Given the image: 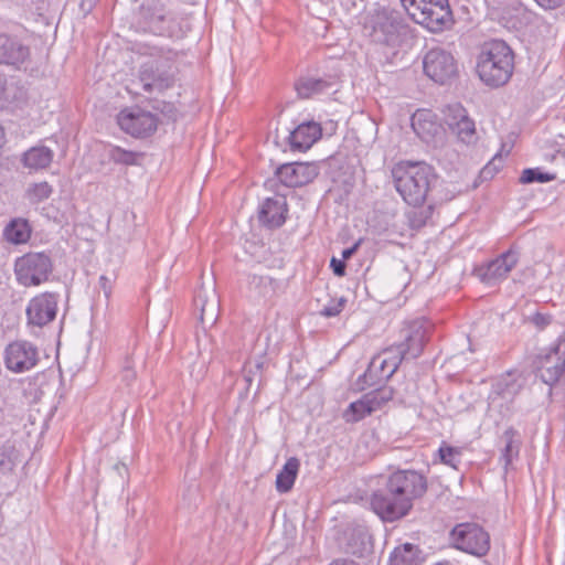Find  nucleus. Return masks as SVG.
Segmentation results:
<instances>
[{"instance_id":"1","label":"nucleus","mask_w":565,"mask_h":565,"mask_svg":"<svg viewBox=\"0 0 565 565\" xmlns=\"http://www.w3.org/2000/svg\"><path fill=\"white\" fill-rule=\"evenodd\" d=\"M515 54L503 40H489L478 50L475 71L478 78L489 87L505 85L514 73Z\"/></svg>"},{"instance_id":"2","label":"nucleus","mask_w":565,"mask_h":565,"mask_svg":"<svg viewBox=\"0 0 565 565\" xmlns=\"http://www.w3.org/2000/svg\"><path fill=\"white\" fill-rule=\"evenodd\" d=\"M394 185L411 205L425 203L437 175L434 168L423 161H403L392 170Z\"/></svg>"},{"instance_id":"3","label":"nucleus","mask_w":565,"mask_h":565,"mask_svg":"<svg viewBox=\"0 0 565 565\" xmlns=\"http://www.w3.org/2000/svg\"><path fill=\"white\" fill-rule=\"evenodd\" d=\"M427 489V478L423 473L416 470L394 472L391 476V521L405 516Z\"/></svg>"},{"instance_id":"4","label":"nucleus","mask_w":565,"mask_h":565,"mask_svg":"<svg viewBox=\"0 0 565 565\" xmlns=\"http://www.w3.org/2000/svg\"><path fill=\"white\" fill-rule=\"evenodd\" d=\"M408 17L433 33H440L454 24L448 0H399Z\"/></svg>"},{"instance_id":"5","label":"nucleus","mask_w":565,"mask_h":565,"mask_svg":"<svg viewBox=\"0 0 565 565\" xmlns=\"http://www.w3.org/2000/svg\"><path fill=\"white\" fill-rule=\"evenodd\" d=\"M53 271V260L45 252H32L18 257L14 274L24 287L39 286L49 280Z\"/></svg>"},{"instance_id":"6","label":"nucleus","mask_w":565,"mask_h":565,"mask_svg":"<svg viewBox=\"0 0 565 565\" xmlns=\"http://www.w3.org/2000/svg\"><path fill=\"white\" fill-rule=\"evenodd\" d=\"M174 79L175 67L168 58L149 60L140 66L138 83L145 93H162L173 85Z\"/></svg>"},{"instance_id":"7","label":"nucleus","mask_w":565,"mask_h":565,"mask_svg":"<svg viewBox=\"0 0 565 565\" xmlns=\"http://www.w3.org/2000/svg\"><path fill=\"white\" fill-rule=\"evenodd\" d=\"M451 545L475 556H484L490 550V535L479 524L465 522L457 524L449 534Z\"/></svg>"},{"instance_id":"8","label":"nucleus","mask_w":565,"mask_h":565,"mask_svg":"<svg viewBox=\"0 0 565 565\" xmlns=\"http://www.w3.org/2000/svg\"><path fill=\"white\" fill-rule=\"evenodd\" d=\"M423 71L431 81L445 84L457 76L458 63L449 51L433 47L423 56Z\"/></svg>"},{"instance_id":"9","label":"nucleus","mask_w":565,"mask_h":565,"mask_svg":"<svg viewBox=\"0 0 565 565\" xmlns=\"http://www.w3.org/2000/svg\"><path fill=\"white\" fill-rule=\"evenodd\" d=\"M117 124L126 134L145 138L157 130L158 118L140 107H127L117 115Z\"/></svg>"},{"instance_id":"10","label":"nucleus","mask_w":565,"mask_h":565,"mask_svg":"<svg viewBox=\"0 0 565 565\" xmlns=\"http://www.w3.org/2000/svg\"><path fill=\"white\" fill-rule=\"evenodd\" d=\"M445 122L459 141L466 145L478 141L476 122L460 104L449 105L446 108Z\"/></svg>"},{"instance_id":"11","label":"nucleus","mask_w":565,"mask_h":565,"mask_svg":"<svg viewBox=\"0 0 565 565\" xmlns=\"http://www.w3.org/2000/svg\"><path fill=\"white\" fill-rule=\"evenodd\" d=\"M4 365L13 373H23L33 369L39 361L35 345L29 341L18 340L7 345L4 350Z\"/></svg>"},{"instance_id":"12","label":"nucleus","mask_w":565,"mask_h":565,"mask_svg":"<svg viewBox=\"0 0 565 565\" xmlns=\"http://www.w3.org/2000/svg\"><path fill=\"white\" fill-rule=\"evenodd\" d=\"M388 401V394L382 387L364 394L360 399L352 402L343 412L347 423H356L373 412L381 409Z\"/></svg>"},{"instance_id":"13","label":"nucleus","mask_w":565,"mask_h":565,"mask_svg":"<svg viewBox=\"0 0 565 565\" xmlns=\"http://www.w3.org/2000/svg\"><path fill=\"white\" fill-rule=\"evenodd\" d=\"M319 174V167L315 162H292L280 166L276 175L278 180L289 188H297L312 182Z\"/></svg>"},{"instance_id":"14","label":"nucleus","mask_w":565,"mask_h":565,"mask_svg":"<svg viewBox=\"0 0 565 565\" xmlns=\"http://www.w3.org/2000/svg\"><path fill=\"white\" fill-rule=\"evenodd\" d=\"M403 341L395 345L401 362L405 358H417L424 349L427 330L423 322L414 321L402 331Z\"/></svg>"},{"instance_id":"15","label":"nucleus","mask_w":565,"mask_h":565,"mask_svg":"<svg viewBox=\"0 0 565 565\" xmlns=\"http://www.w3.org/2000/svg\"><path fill=\"white\" fill-rule=\"evenodd\" d=\"M58 296L56 294L44 292L29 302L26 316L30 323L43 327L53 321L57 311Z\"/></svg>"},{"instance_id":"16","label":"nucleus","mask_w":565,"mask_h":565,"mask_svg":"<svg viewBox=\"0 0 565 565\" xmlns=\"http://www.w3.org/2000/svg\"><path fill=\"white\" fill-rule=\"evenodd\" d=\"M30 56V50L18 38L0 34V64L19 67Z\"/></svg>"},{"instance_id":"17","label":"nucleus","mask_w":565,"mask_h":565,"mask_svg":"<svg viewBox=\"0 0 565 565\" xmlns=\"http://www.w3.org/2000/svg\"><path fill=\"white\" fill-rule=\"evenodd\" d=\"M287 203L282 196L268 198L259 207V222L268 227H279L286 221Z\"/></svg>"},{"instance_id":"18","label":"nucleus","mask_w":565,"mask_h":565,"mask_svg":"<svg viewBox=\"0 0 565 565\" xmlns=\"http://www.w3.org/2000/svg\"><path fill=\"white\" fill-rule=\"evenodd\" d=\"M321 126L315 121L298 125L289 135L292 149L307 150L321 137Z\"/></svg>"},{"instance_id":"19","label":"nucleus","mask_w":565,"mask_h":565,"mask_svg":"<svg viewBox=\"0 0 565 565\" xmlns=\"http://www.w3.org/2000/svg\"><path fill=\"white\" fill-rule=\"evenodd\" d=\"M518 263V255L512 250H508L497 259L492 260L484 274L488 284L492 281L504 279L509 273L515 267Z\"/></svg>"},{"instance_id":"20","label":"nucleus","mask_w":565,"mask_h":565,"mask_svg":"<svg viewBox=\"0 0 565 565\" xmlns=\"http://www.w3.org/2000/svg\"><path fill=\"white\" fill-rule=\"evenodd\" d=\"M53 158L54 151L52 149L45 146H35L23 153L22 163L30 171H39L49 168Z\"/></svg>"},{"instance_id":"21","label":"nucleus","mask_w":565,"mask_h":565,"mask_svg":"<svg viewBox=\"0 0 565 565\" xmlns=\"http://www.w3.org/2000/svg\"><path fill=\"white\" fill-rule=\"evenodd\" d=\"M412 128L422 139H429L438 131L436 116L428 109H418L412 116Z\"/></svg>"},{"instance_id":"22","label":"nucleus","mask_w":565,"mask_h":565,"mask_svg":"<svg viewBox=\"0 0 565 565\" xmlns=\"http://www.w3.org/2000/svg\"><path fill=\"white\" fill-rule=\"evenodd\" d=\"M557 350H551L548 353L539 356L537 369L541 379L546 384H554L565 372L564 364L559 365L557 363H553L554 360L557 359Z\"/></svg>"},{"instance_id":"23","label":"nucleus","mask_w":565,"mask_h":565,"mask_svg":"<svg viewBox=\"0 0 565 565\" xmlns=\"http://www.w3.org/2000/svg\"><path fill=\"white\" fill-rule=\"evenodd\" d=\"M424 557L417 545L405 543L394 548L391 565H422Z\"/></svg>"},{"instance_id":"24","label":"nucleus","mask_w":565,"mask_h":565,"mask_svg":"<svg viewBox=\"0 0 565 565\" xmlns=\"http://www.w3.org/2000/svg\"><path fill=\"white\" fill-rule=\"evenodd\" d=\"M387 362L385 352L375 355L363 374L364 381L370 385H384L388 381V373H385Z\"/></svg>"},{"instance_id":"25","label":"nucleus","mask_w":565,"mask_h":565,"mask_svg":"<svg viewBox=\"0 0 565 565\" xmlns=\"http://www.w3.org/2000/svg\"><path fill=\"white\" fill-rule=\"evenodd\" d=\"M299 468L300 461L296 457H291L286 461L276 477V489L278 492L287 493L291 490L298 476Z\"/></svg>"},{"instance_id":"26","label":"nucleus","mask_w":565,"mask_h":565,"mask_svg":"<svg viewBox=\"0 0 565 565\" xmlns=\"http://www.w3.org/2000/svg\"><path fill=\"white\" fill-rule=\"evenodd\" d=\"M194 303L201 311V320L205 319L215 320L218 312V299L215 295L214 289L207 292L204 289H200L195 297Z\"/></svg>"},{"instance_id":"27","label":"nucleus","mask_w":565,"mask_h":565,"mask_svg":"<svg viewBox=\"0 0 565 565\" xmlns=\"http://www.w3.org/2000/svg\"><path fill=\"white\" fill-rule=\"evenodd\" d=\"M151 24L162 34H177L175 15L164 7L156 8L150 18Z\"/></svg>"},{"instance_id":"28","label":"nucleus","mask_w":565,"mask_h":565,"mask_svg":"<svg viewBox=\"0 0 565 565\" xmlns=\"http://www.w3.org/2000/svg\"><path fill=\"white\" fill-rule=\"evenodd\" d=\"M414 47V36L406 30L391 32L392 55L396 60H403Z\"/></svg>"},{"instance_id":"29","label":"nucleus","mask_w":565,"mask_h":565,"mask_svg":"<svg viewBox=\"0 0 565 565\" xmlns=\"http://www.w3.org/2000/svg\"><path fill=\"white\" fill-rule=\"evenodd\" d=\"M3 235L12 244H24L30 239L31 226L24 218H14L6 226Z\"/></svg>"},{"instance_id":"30","label":"nucleus","mask_w":565,"mask_h":565,"mask_svg":"<svg viewBox=\"0 0 565 565\" xmlns=\"http://www.w3.org/2000/svg\"><path fill=\"white\" fill-rule=\"evenodd\" d=\"M365 33L373 42L388 43V24L385 15L372 18L364 26Z\"/></svg>"},{"instance_id":"31","label":"nucleus","mask_w":565,"mask_h":565,"mask_svg":"<svg viewBox=\"0 0 565 565\" xmlns=\"http://www.w3.org/2000/svg\"><path fill=\"white\" fill-rule=\"evenodd\" d=\"M327 88H329L328 82L320 78L303 77L296 83V90L301 98L313 97Z\"/></svg>"},{"instance_id":"32","label":"nucleus","mask_w":565,"mask_h":565,"mask_svg":"<svg viewBox=\"0 0 565 565\" xmlns=\"http://www.w3.org/2000/svg\"><path fill=\"white\" fill-rule=\"evenodd\" d=\"M105 153L110 161L122 166H136L140 158L138 152L115 145H108L105 149Z\"/></svg>"},{"instance_id":"33","label":"nucleus","mask_w":565,"mask_h":565,"mask_svg":"<svg viewBox=\"0 0 565 565\" xmlns=\"http://www.w3.org/2000/svg\"><path fill=\"white\" fill-rule=\"evenodd\" d=\"M53 193V186L46 182L30 183L24 192L25 200L32 204H39L47 200Z\"/></svg>"},{"instance_id":"34","label":"nucleus","mask_w":565,"mask_h":565,"mask_svg":"<svg viewBox=\"0 0 565 565\" xmlns=\"http://www.w3.org/2000/svg\"><path fill=\"white\" fill-rule=\"evenodd\" d=\"M461 456L462 449L460 447H454L446 443H441L437 451L439 462L454 469H458L461 462Z\"/></svg>"},{"instance_id":"35","label":"nucleus","mask_w":565,"mask_h":565,"mask_svg":"<svg viewBox=\"0 0 565 565\" xmlns=\"http://www.w3.org/2000/svg\"><path fill=\"white\" fill-rule=\"evenodd\" d=\"M413 210L408 214V221L413 228H419L430 220L434 213V206L431 204L413 205Z\"/></svg>"},{"instance_id":"36","label":"nucleus","mask_w":565,"mask_h":565,"mask_svg":"<svg viewBox=\"0 0 565 565\" xmlns=\"http://www.w3.org/2000/svg\"><path fill=\"white\" fill-rule=\"evenodd\" d=\"M372 511L383 521L388 520V499L382 491H376L371 497Z\"/></svg>"},{"instance_id":"37","label":"nucleus","mask_w":565,"mask_h":565,"mask_svg":"<svg viewBox=\"0 0 565 565\" xmlns=\"http://www.w3.org/2000/svg\"><path fill=\"white\" fill-rule=\"evenodd\" d=\"M554 179H555L554 174L542 173L537 169H525L522 172V175L520 178L522 183H531L534 181L548 182V181H553Z\"/></svg>"},{"instance_id":"38","label":"nucleus","mask_w":565,"mask_h":565,"mask_svg":"<svg viewBox=\"0 0 565 565\" xmlns=\"http://www.w3.org/2000/svg\"><path fill=\"white\" fill-rule=\"evenodd\" d=\"M345 302L347 299L344 297L331 300L328 305L323 307V309L321 310V315L328 318L335 317L343 310Z\"/></svg>"},{"instance_id":"39","label":"nucleus","mask_w":565,"mask_h":565,"mask_svg":"<svg viewBox=\"0 0 565 565\" xmlns=\"http://www.w3.org/2000/svg\"><path fill=\"white\" fill-rule=\"evenodd\" d=\"M13 90V84H8L6 77L0 74V100L11 102L14 98Z\"/></svg>"},{"instance_id":"40","label":"nucleus","mask_w":565,"mask_h":565,"mask_svg":"<svg viewBox=\"0 0 565 565\" xmlns=\"http://www.w3.org/2000/svg\"><path fill=\"white\" fill-rule=\"evenodd\" d=\"M330 267L335 276L343 277L345 275V263L343 259L332 257L330 260Z\"/></svg>"},{"instance_id":"41","label":"nucleus","mask_w":565,"mask_h":565,"mask_svg":"<svg viewBox=\"0 0 565 565\" xmlns=\"http://www.w3.org/2000/svg\"><path fill=\"white\" fill-rule=\"evenodd\" d=\"M540 7L544 9H556L561 7L564 0H534Z\"/></svg>"},{"instance_id":"42","label":"nucleus","mask_w":565,"mask_h":565,"mask_svg":"<svg viewBox=\"0 0 565 565\" xmlns=\"http://www.w3.org/2000/svg\"><path fill=\"white\" fill-rule=\"evenodd\" d=\"M12 469L11 460L4 455H0V471H10Z\"/></svg>"},{"instance_id":"43","label":"nucleus","mask_w":565,"mask_h":565,"mask_svg":"<svg viewBox=\"0 0 565 565\" xmlns=\"http://www.w3.org/2000/svg\"><path fill=\"white\" fill-rule=\"evenodd\" d=\"M533 321H534L537 326H546V324L550 322V319H548V317H546V316H544V315L536 313V315L533 317Z\"/></svg>"},{"instance_id":"44","label":"nucleus","mask_w":565,"mask_h":565,"mask_svg":"<svg viewBox=\"0 0 565 565\" xmlns=\"http://www.w3.org/2000/svg\"><path fill=\"white\" fill-rule=\"evenodd\" d=\"M355 250H356V245L343 249L341 259H343L345 262V259H349L355 253Z\"/></svg>"},{"instance_id":"45","label":"nucleus","mask_w":565,"mask_h":565,"mask_svg":"<svg viewBox=\"0 0 565 565\" xmlns=\"http://www.w3.org/2000/svg\"><path fill=\"white\" fill-rule=\"evenodd\" d=\"M125 379L130 380L135 377V372L132 370V366L130 365V362H127V364L124 367Z\"/></svg>"},{"instance_id":"46","label":"nucleus","mask_w":565,"mask_h":565,"mask_svg":"<svg viewBox=\"0 0 565 565\" xmlns=\"http://www.w3.org/2000/svg\"><path fill=\"white\" fill-rule=\"evenodd\" d=\"M364 548L355 547L351 543L348 545L347 551L353 555H362Z\"/></svg>"},{"instance_id":"47","label":"nucleus","mask_w":565,"mask_h":565,"mask_svg":"<svg viewBox=\"0 0 565 565\" xmlns=\"http://www.w3.org/2000/svg\"><path fill=\"white\" fill-rule=\"evenodd\" d=\"M329 565H359V564L355 563L354 561H350V559H335L332 563H330Z\"/></svg>"},{"instance_id":"48","label":"nucleus","mask_w":565,"mask_h":565,"mask_svg":"<svg viewBox=\"0 0 565 565\" xmlns=\"http://www.w3.org/2000/svg\"><path fill=\"white\" fill-rule=\"evenodd\" d=\"M265 280H267V278H263V277L259 278V281H262V282Z\"/></svg>"}]
</instances>
